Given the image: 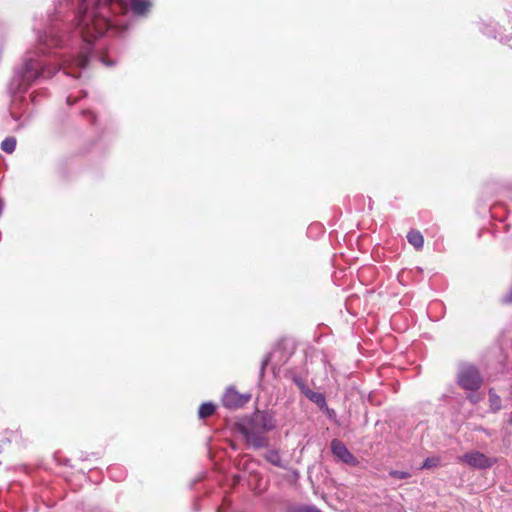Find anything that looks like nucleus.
Returning a JSON list of instances; mask_svg holds the SVG:
<instances>
[{
    "label": "nucleus",
    "instance_id": "obj_1",
    "mask_svg": "<svg viewBox=\"0 0 512 512\" xmlns=\"http://www.w3.org/2000/svg\"><path fill=\"white\" fill-rule=\"evenodd\" d=\"M152 7L150 0H99L96 8L84 11L77 17L76 33L86 43L102 36L109 27L117 25V21L109 19L106 12L114 16L131 11L136 16H147Z\"/></svg>",
    "mask_w": 512,
    "mask_h": 512
},
{
    "label": "nucleus",
    "instance_id": "obj_2",
    "mask_svg": "<svg viewBox=\"0 0 512 512\" xmlns=\"http://www.w3.org/2000/svg\"><path fill=\"white\" fill-rule=\"evenodd\" d=\"M275 427L276 422L272 414L260 410L237 424L238 431L243 435L247 444L254 449L269 446V438L266 433L272 431Z\"/></svg>",
    "mask_w": 512,
    "mask_h": 512
},
{
    "label": "nucleus",
    "instance_id": "obj_3",
    "mask_svg": "<svg viewBox=\"0 0 512 512\" xmlns=\"http://www.w3.org/2000/svg\"><path fill=\"white\" fill-rule=\"evenodd\" d=\"M457 383L465 390L477 391L483 384V378L475 366L465 364L459 368Z\"/></svg>",
    "mask_w": 512,
    "mask_h": 512
},
{
    "label": "nucleus",
    "instance_id": "obj_4",
    "mask_svg": "<svg viewBox=\"0 0 512 512\" xmlns=\"http://www.w3.org/2000/svg\"><path fill=\"white\" fill-rule=\"evenodd\" d=\"M460 461L476 469L490 468L496 462L495 459L489 458L485 454L478 451L465 453L460 457Z\"/></svg>",
    "mask_w": 512,
    "mask_h": 512
},
{
    "label": "nucleus",
    "instance_id": "obj_5",
    "mask_svg": "<svg viewBox=\"0 0 512 512\" xmlns=\"http://www.w3.org/2000/svg\"><path fill=\"white\" fill-rule=\"evenodd\" d=\"M250 398V394H241L235 388L229 387L222 397V404L228 409H238L248 403Z\"/></svg>",
    "mask_w": 512,
    "mask_h": 512
},
{
    "label": "nucleus",
    "instance_id": "obj_6",
    "mask_svg": "<svg viewBox=\"0 0 512 512\" xmlns=\"http://www.w3.org/2000/svg\"><path fill=\"white\" fill-rule=\"evenodd\" d=\"M331 451L335 457L347 465L354 467L359 464V460L348 450L345 444L338 439L331 441Z\"/></svg>",
    "mask_w": 512,
    "mask_h": 512
},
{
    "label": "nucleus",
    "instance_id": "obj_7",
    "mask_svg": "<svg viewBox=\"0 0 512 512\" xmlns=\"http://www.w3.org/2000/svg\"><path fill=\"white\" fill-rule=\"evenodd\" d=\"M59 32L57 27H49L44 34L39 37L40 44L46 48L64 46L66 40Z\"/></svg>",
    "mask_w": 512,
    "mask_h": 512
},
{
    "label": "nucleus",
    "instance_id": "obj_8",
    "mask_svg": "<svg viewBox=\"0 0 512 512\" xmlns=\"http://www.w3.org/2000/svg\"><path fill=\"white\" fill-rule=\"evenodd\" d=\"M89 63V56L86 53H81L78 55H75L73 57H70L68 59H65L63 61L64 69L70 68V67H76V68H86Z\"/></svg>",
    "mask_w": 512,
    "mask_h": 512
},
{
    "label": "nucleus",
    "instance_id": "obj_9",
    "mask_svg": "<svg viewBox=\"0 0 512 512\" xmlns=\"http://www.w3.org/2000/svg\"><path fill=\"white\" fill-rule=\"evenodd\" d=\"M39 63L35 60H28L24 65L23 78L25 81H33L40 76Z\"/></svg>",
    "mask_w": 512,
    "mask_h": 512
},
{
    "label": "nucleus",
    "instance_id": "obj_10",
    "mask_svg": "<svg viewBox=\"0 0 512 512\" xmlns=\"http://www.w3.org/2000/svg\"><path fill=\"white\" fill-rule=\"evenodd\" d=\"M305 396L310 401L315 403L319 407L320 410H328V405H327L326 398H325L324 394H322L320 392H315L310 389L309 391H305Z\"/></svg>",
    "mask_w": 512,
    "mask_h": 512
},
{
    "label": "nucleus",
    "instance_id": "obj_11",
    "mask_svg": "<svg viewBox=\"0 0 512 512\" xmlns=\"http://www.w3.org/2000/svg\"><path fill=\"white\" fill-rule=\"evenodd\" d=\"M264 458L266 459V461H268L273 466H276L279 468H286V465L283 463L278 450H275V449L268 450L265 453Z\"/></svg>",
    "mask_w": 512,
    "mask_h": 512
},
{
    "label": "nucleus",
    "instance_id": "obj_12",
    "mask_svg": "<svg viewBox=\"0 0 512 512\" xmlns=\"http://www.w3.org/2000/svg\"><path fill=\"white\" fill-rule=\"evenodd\" d=\"M407 240L415 249L420 250L423 248L424 238L418 230H411L408 232Z\"/></svg>",
    "mask_w": 512,
    "mask_h": 512
},
{
    "label": "nucleus",
    "instance_id": "obj_13",
    "mask_svg": "<svg viewBox=\"0 0 512 512\" xmlns=\"http://www.w3.org/2000/svg\"><path fill=\"white\" fill-rule=\"evenodd\" d=\"M215 405L211 402L201 404L198 410V416L200 419L210 417L215 412Z\"/></svg>",
    "mask_w": 512,
    "mask_h": 512
},
{
    "label": "nucleus",
    "instance_id": "obj_14",
    "mask_svg": "<svg viewBox=\"0 0 512 512\" xmlns=\"http://www.w3.org/2000/svg\"><path fill=\"white\" fill-rule=\"evenodd\" d=\"M489 403L490 408L493 412H497L502 408V401L499 395H497L494 389L489 390Z\"/></svg>",
    "mask_w": 512,
    "mask_h": 512
},
{
    "label": "nucleus",
    "instance_id": "obj_15",
    "mask_svg": "<svg viewBox=\"0 0 512 512\" xmlns=\"http://www.w3.org/2000/svg\"><path fill=\"white\" fill-rule=\"evenodd\" d=\"M287 512H322L314 505H294L288 508Z\"/></svg>",
    "mask_w": 512,
    "mask_h": 512
},
{
    "label": "nucleus",
    "instance_id": "obj_16",
    "mask_svg": "<svg viewBox=\"0 0 512 512\" xmlns=\"http://www.w3.org/2000/svg\"><path fill=\"white\" fill-rule=\"evenodd\" d=\"M1 149L6 153H13L16 149V139L14 137H7L1 143Z\"/></svg>",
    "mask_w": 512,
    "mask_h": 512
},
{
    "label": "nucleus",
    "instance_id": "obj_17",
    "mask_svg": "<svg viewBox=\"0 0 512 512\" xmlns=\"http://www.w3.org/2000/svg\"><path fill=\"white\" fill-rule=\"evenodd\" d=\"M293 382L295 383V385L300 389V391L304 395H305V391H309L310 390V388L305 383L304 379L299 377V376L293 377Z\"/></svg>",
    "mask_w": 512,
    "mask_h": 512
},
{
    "label": "nucleus",
    "instance_id": "obj_18",
    "mask_svg": "<svg viewBox=\"0 0 512 512\" xmlns=\"http://www.w3.org/2000/svg\"><path fill=\"white\" fill-rule=\"evenodd\" d=\"M389 475L396 479H407L411 476L409 472L406 471H398V470H391L389 471Z\"/></svg>",
    "mask_w": 512,
    "mask_h": 512
},
{
    "label": "nucleus",
    "instance_id": "obj_19",
    "mask_svg": "<svg viewBox=\"0 0 512 512\" xmlns=\"http://www.w3.org/2000/svg\"><path fill=\"white\" fill-rule=\"evenodd\" d=\"M438 462L439 460L437 458H426L425 461L423 462L422 468L429 469L432 467H436L438 465Z\"/></svg>",
    "mask_w": 512,
    "mask_h": 512
},
{
    "label": "nucleus",
    "instance_id": "obj_20",
    "mask_svg": "<svg viewBox=\"0 0 512 512\" xmlns=\"http://www.w3.org/2000/svg\"><path fill=\"white\" fill-rule=\"evenodd\" d=\"M270 362V355H266L265 358L262 360L261 367H260V375L263 376L265 373L266 366Z\"/></svg>",
    "mask_w": 512,
    "mask_h": 512
},
{
    "label": "nucleus",
    "instance_id": "obj_21",
    "mask_svg": "<svg viewBox=\"0 0 512 512\" xmlns=\"http://www.w3.org/2000/svg\"><path fill=\"white\" fill-rule=\"evenodd\" d=\"M467 399L473 403V404H476L479 402L480 398L477 396V395H474V394H469L467 395Z\"/></svg>",
    "mask_w": 512,
    "mask_h": 512
},
{
    "label": "nucleus",
    "instance_id": "obj_22",
    "mask_svg": "<svg viewBox=\"0 0 512 512\" xmlns=\"http://www.w3.org/2000/svg\"><path fill=\"white\" fill-rule=\"evenodd\" d=\"M65 74H67V75H72L74 78H78V77H79V75H80L79 73H78V74H75V73H72V72H69V71H66V70H65Z\"/></svg>",
    "mask_w": 512,
    "mask_h": 512
},
{
    "label": "nucleus",
    "instance_id": "obj_23",
    "mask_svg": "<svg viewBox=\"0 0 512 512\" xmlns=\"http://www.w3.org/2000/svg\"><path fill=\"white\" fill-rule=\"evenodd\" d=\"M509 424L512 426V412L510 413V417H509Z\"/></svg>",
    "mask_w": 512,
    "mask_h": 512
},
{
    "label": "nucleus",
    "instance_id": "obj_24",
    "mask_svg": "<svg viewBox=\"0 0 512 512\" xmlns=\"http://www.w3.org/2000/svg\"><path fill=\"white\" fill-rule=\"evenodd\" d=\"M88 113L90 114L92 121H94L95 115H93L91 112H88Z\"/></svg>",
    "mask_w": 512,
    "mask_h": 512
}]
</instances>
